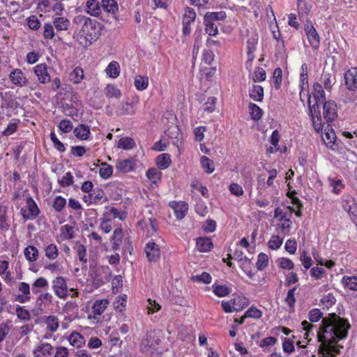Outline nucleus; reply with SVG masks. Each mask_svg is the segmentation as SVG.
Returning a JSON list of instances; mask_svg holds the SVG:
<instances>
[{"instance_id": "nucleus-50", "label": "nucleus", "mask_w": 357, "mask_h": 357, "mask_svg": "<svg viewBox=\"0 0 357 357\" xmlns=\"http://www.w3.org/2000/svg\"><path fill=\"white\" fill-rule=\"evenodd\" d=\"M233 304L236 312H239L249 305V300L245 296H237L233 298Z\"/></svg>"}, {"instance_id": "nucleus-44", "label": "nucleus", "mask_w": 357, "mask_h": 357, "mask_svg": "<svg viewBox=\"0 0 357 357\" xmlns=\"http://www.w3.org/2000/svg\"><path fill=\"white\" fill-rule=\"evenodd\" d=\"M84 77V70L82 68L79 66L75 67L69 75L70 82L75 84L81 83Z\"/></svg>"}, {"instance_id": "nucleus-12", "label": "nucleus", "mask_w": 357, "mask_h": 357, "mask_svg": "<svg viewBox=\"0 0 357 357\" xmlns=\"http://www.w3.org/2000/svg\"><path fill=\"white\" fill-rule=\"evenodd\" d=\"M305 33L311 47L317 50L320 45V36L312 22H308L304 27Z\"/></svg>"}, {"instance_id": "nucleus-10", "label": "nucleus", "mask_w": 357, "mask_h": 357, "mask_svg": "<svg viewBox=\"0 0 357 357\" xmlns=\"http://www.w3.org/2000/svg\"><path fill=\"white\" fill-rule=\"evenodd\" d=\"M197 14L194 8L186 6L182 19V33L188 36L191 33V24L195 22Z\"/></svg>"}, {"instance_id": "nucleus-58", "label": "nucleus", "mask_w": 357, "mask_h": 357, "mask_svg": "<svg viewBox=\"0 0 357 357\" xmlns=\"http://www.w3.org/2000/svg\"><path fill=\"white\" fill-rule=\"evenodd\" d=\"M205 32L210 36H215L218 33V26L213 22L204 19Z\"/></svg>"}, {"instance_id": "nucleus-64", "label": "nucleus", "mask_w": 357, "mask_h": 357, "mask_svg": "<svg viewBox=\"0 0 357 357\" xmlns=\"http://www.w3.org/2000/svg\"><path fill=\"white\" fill-rule=\"evenodd\" d=\"M43 36L45 39L52 40L54 38L55 36L54 32V26L53 24L51 23H45L43 26Z\"/></svg>"}, {"instance_id": "nucleus-27", "label": "nucleus", "mask_w": 357, "mask_h": 357, "mask_svg": "<svg viewBox=\"0 0 357 357\" xmlns=\"http://www.w3.org/2000/svg\"><path fill=\"white\" fill-rule=\"evenodd\" d=\"M197 250L200 252H207L213 248V243L209 237H199L196 240Z\"/></svg>"}, {"instance_id": "nucleus-53", "label": "nucleus", "mask_w": 357, "mask_h": 357, "mask_svg": "<svg viewBox=\"0 0 357 357\" xmlns=\"http://www.w3.org/2000/svg\"><path fill=\"white\" fill-rule=\"evenodd\" d=\"M248 109L252 119L254 121H258L261 118L263 111L258 105L255 103L250 102L248 105Z\"/></svg>"}, {"instance_id": "nucleus-5", "label": "nucleus", "mask_w": 357, "mask_h": 357, "mask_svg": "<svg viewBox=\"0 0 357 357\" xmlns=\"http://www.w3.org/2000/svg\"><path fill=\"white\" fill-rule=\"evenodd\" d=\"M109 303L108 299L106 298L96 300L88 314V319L94 324L101 323L103 319L102 314L107 308Z\"/></svg>"}, {"instance_id": "nucleus-31", "label": "nucleus", "mask_w": 357, "mask_h": 357, "mask_svg": "<svg viewBox=\"0 0 357 357\" xmlns=\"http://www.w3.org/2000/svg\"><path fill=\"white\" fill-rule=\"evenodd\" d=\"M10 227V224L7 215V207L0 205V230L6 232L9 230Z\"/></svg>"}, {"instance_id": "nucleus-52", "label": "nucleus", "mask_w": 357, "mask_h": 357, "mask_svg": "<svg viewBox=\"0 0 357 357\" xmlns=\"http://www.w3.org/2000/svg\"><path fill=\"white\" fill-rule=\"evenodd\" d=\"M52 206L56 213H61L66 206V199L61 195L56 196Z\"/></svg>"}, {"instance_id": "nucleus-61", "label": "nucleus", "mask_w": 357, "mask_h": 357, "mask_svg": "<svg viewBox=\"0 0 357 357\" xmlns=\"http://www.w3.org/2000/svg\"><path fill=\"white\" fill-rule=\"evenodd\" d=\"M50 137L55 149H56L60 153H63L66 151V147L64 144L57 138L54 130L50 132Z\"/></svg>"}, {"instance_id": "nucleus-49", "label": "nucleus", "mask_w": 357, "mask_h": 357, "mask_svg": "<svg viewBox=\"0 0 357 357\" xmlns=\"http://www.w3.org/2000/svg\"><path fill=\"white\" fill-rule=\"evenodd\" d=\"M45 257L50 260H54L59 257V250L56 244L50 243L45 249Z\"/></svg>"}, {"instance_id": "nucleus-24", "label": "nucleus", "mask_w": 357, "mask_h": 357, "mask_svg": "<svg viewBox=\"0 0 357 357\" xmlns=\"http://www.w3.org/2000/svg\"><path fill=\"white\" fill-rule=\"evenodd\" d=\"M135 160L132 158L118 160L116 164V168L121 172L128 173L135 169Z\"/></svg>"}, {"instance_id": "nucleus-1", "label": "nucleus", "mask_w": 357, "mask_h": 357, "mask_svg": "<svg viewBox=\"0 0 357 357\" xmlns=\"http://www.w3.org/2000/svg\"><path fill=\"white\" fill-rule=\"evenodd\" d=\"M351 324L347 319L335 313H331L321 320L318 340L325 354L330 352L340 353L343 346L338 342L348 336ZM324 354V353L323 354Z\"/></svg>"}, {"instance_id": "nucleus-19", "label": "nucleus", "mask_w": 357, "mask_h": 357, "mask_svg": "<svg viewBox=\"0 0 357 357\" xmlns=\"http://www.w3.org/2000/svg\"><path fill=\"white\" fill-rule=\"evenodd\" d=\"M47 69L48 67L45 63H39L33 68V72L41 84H47L51 80Z\"/></svg>"}, {"instance_id": "nucleus-57", "label": "nucleus", "mask_w": 357, "mask_h": 357, "mask_svg": "<svg viewBox=\"0 0 357 357\" xmlns=\"http://www.w3.org/2000/svg\"><path fill=\"white\" fill-rule=\"evenodd\" d=\"M330 185L332 187V192L339 195L345 188V185L342 179H330Z\"/></svg>"}, {"instance_id": "nucleus-9", "label": "nucleus", "mask_w": 357, "mask_h": 357, "mask_svg": "<svg viewBox=\"0 0 357 357\" xmlns=\"http://www.w3.org/2000/svg\"><path fill=\"white\" fill-rule=\"evenodd\" d=\"M160 340L155 335V333L146 334L145 338L142 340L140 347L143 352L154 353L158 350Z\"/></svg>"}, {"instance_id": "nucleus-16", "label": "nucleus", "mask_w": 357, "mask_h": 357, "mask_svg": "<svg viewBox=\"0 0 357 357\" xmlns=\"http://www.w3.org/2000/svg\"><path fill=\"white\" fill-rule=\"evenodd\" d=\"M10 82L17 87H24L29 83L25 73L20 68L13 69L8 75Z\"/></svg>"}, {"instance_id": "nucleus-18", "label": "nucleus", "mask_w": 357, "mask_h": 357, "mask_svg": "<svg viewBox=\"0 0 357 357\" xmlns=\"http://www.w3.org/2000/svg\"><path fill=\"white\" fill-rule=\"evenodd\" d=\"M139 229L146 232V236L151 237L158 231L157 220L155 218L142 219L137 222Z\"/></svg>"}, {"instance_id": "nucleus-40", "label": "nucleus", "mask_w": 357, "mask_h": 357, "mask_svg": "<svg viewBox=\"0 0 357 357\" xmlns=\"http://www.w3.org/2000/svg\"><path fill=\"white\" fill-rule=\"evenodd\" d=\"M341 283L344 289L357 291V276L344 275L342 278Z\"/></svg>"}, {"instance_id": "nucleus-56", "label": "nucleus", "mask_w": 357, "mask_h": 357, "mask_svg": "<svg viewBox=\"0 0 357 357\" xmlns=\"http://www.w3.org/2000/svg\"><path fill=\"white\" fill-rule=\"evenodd\" d=\"M113 173V167L107 162H102L99 169V175L103 179L109 178Z\"/></svg>"}, {"instance_id": "nucleus-3", "label": "nucleus", "mask_w": 357, "mask_h": 357, "mask_svg": "<svg viewBox=\"0 0 357 357\" xmlns=\"http://www.w3.org/2000/svg\"><path fill=\"white\" fill-rule=\"evenodd\" d=\"M313 98L312 104L311 96L308 94V107L314 129L319 131L323 127V119L321 114V105L326 102V94L321 84L315 82L313 84Z\"/></svg>"}, {"instance_id": "nucleus-6", "label": "nucleus", "mask_w": 357, "mask_h": 357, "mask_svg": "<svg viewBox=\"0 0 357 357\" xmlns=\"http://www.w3.org/2000/svg\"><path fill=\"white\" fill-rule=\"evenodd\" d=\"M52 290L59 298L66 300L68 297L67 279L63 276H57L52 281Z\"/></svg>"}, {"instance_id": "nucleus-34", "label": "nucleus", "mask_w": 357, "mask_h": 357, "mask_svg": "<svg viewBox=\"0 0 357 357\" xmlns=\"http://www.w3.org/2000/svg\"><path fill=\"white\" fill-rule=\"evenodd\" d=\"M52 24L57 31H67L70 26V20L65 17H57L53 19Z\"/></svg>"}, {"instance_id": "nucleus-48", "label": "nucleus", "mask_w": 357, "mask_h": 357, "mask_svg": "<svg viewBox=\"0 0 357 357\" xmlns=\"http://www.w3.org/2000/svg\"><path fill=\"white\" fill-rule=\"evenodd\" d=\"M200 164L203 170L207 174H211L215 170L214 162L205 155L201 157Z\"/></svg>"}, {"instance_id": "nucleus-62", "label": "nucleus", "mask_w": 357, "mask_h": 357, "mask_svg": "<svg viewBox=\"0 0 357 357\" xmlns=\"http://www.w3.org/2000/svg\"><path fill=\"white\" fill-rule=\"evenodd\" d=\"M76 251L79 261L86 266L88 261L86 247L82 244H77Z\"/></svg>"}, {"instance_id": "nucleus-59", "label": "nucleus", "mask_w": 357, "mask_h": 357, "mask_svg": "<svg viewBox=\"0 0 357 357\" xmlns=\"http://www.w3.org/2000/svg\"><path fill=\"white\" fill-rule=\"evenodd\" d=\"M54 297L52 294L49 292H45L40 294L38 298H36V303L39 305L44 304L46 305H50L53 303Z\"/></svg>"}, {"instance_id": "nucleus-36", "label": "nucleus", "mask_w": 357, "mask_h": 357, "mask_svg": "<svg viewBox=\"0 0 357 357\" xmlns=\"http://www.w3.org/2000/svg\"><path fill=\"white\" fill-rule=\"evenodd\" d=\"M75 234V227L71 225L66 224L60 228V237L63 241L73 239Z\"/></svg>"}, {"instance_id": "nucleus-22", "label": "nucleus", "mask_w": 357, "mask_h": 357, "mask_svg": "<svg viewBox=\"0 0 357 357\" xmlns=\"http://www.w3.org/2000/svg\"><path fill=\"white\" fill-rule=\"evenodd\" d=\"M169 206L174 210V215L178 220L183 219L188 211V204L185 202H171Z\"/></svg>"}, {"instance_id": "nucleus-46", "label": "nucleus", "mask_w": 357, "mask_h": 357, "mask_svg": "<svg viewBox=\"0 0 357 357\" xmlns=\"http://www.w3.org/2000/svg\"><path fill=\"white\" fill-rule=\"evenodd\" d=\"M296 287H294L291 289H290L287 294V296L284 299L285 303L289 307V311L290 312H294L295 310V303H296V297H295V292L296 291Z\"/></svg>"}, {"instance_id": "nucleus-32", "label": "nucleus", "mask_w": 357, "mask_h": 357, "mask_svg": "<svg viewBox=\"0 0 357 357\" xmlns=\"http://www.w3.org/2000/svg\"><path fill=\"white\" fill-rule=\"evenodd\" d=\"M258 38L257 37H252L247 40V56L248 61L252 62L255 58V52L257 50Z\"/></svg>"}, {"instance_id": "nucleus-13", "label": "nucleus", "mask_w": 357, "mask_h": 357, "mask_svg": "<svg viewBox=\"0 0 357 357\" xmlns=\"http://www.w3.org/2000/svg\"><path fill=\"white\" fill-rule=\"evenodd\" d=\"M323 126H324V123L323 122ZM324 128V127H322ZM317 132H321V139L325 144V145L332 149L335 150V148L334 147L335 145V141H336V135L331 127V126L328 123H327L326 126L324 128V130L323 131V129H321L319 131H317Z\"/></svg>"}, {"instance_id": "nucleus-26", "label": "nucleus", "mask_w": 357, "mask_h": 357, "mask_svg": "<svg viewBox=\"0 0 357 357\" xmlns=\"http://www.w3.org/2000/svg\"><path fill=\"white\" fill-rule=\"evenodd\" d=\"M123 231L121 227L116 228L113 234L111 237V243H112V249L114 251H117L120 249V246L123 241Z\"/></svg>"}, {"instance_id": "nucleus-2", "label": "nucleus", "mask_w": 357, "mask_h": 357, "mask_svg": "<svg viewBox=\"0 0 357 357\" xmlns=\"http://www.w3.org/2000/svg\"><path fill=\"white\" fill-rule=\"evenodd\" d=\"M77 26L73 38L82 46L87 47L96 42L100 36L103 26L95 20L78 15L73 18Z\"/></svg>"}, {"instance_id": "nucleus-60", "label": "nucleus", "mask_w": 357, "mask_h": 357, "mask_svg": "<svg viewBox=\"0 0 357 357\" xmlns=\"http://www.w3.org/2000/svg\"><path fill=\"white\" fill-rule=\"evenodd\" d=\"M49 286L48 281L46 278L43 277H40L37 278L32 284V291L34 294H37L38 292V288H47Z\"/></svg>"}, {"instance_id": "nucleus-42", "label": "nucleus", "mask_w": 357, "mask_h": 357, "mask_svg": "<svg viewBox=\"0 0 357 357\" xmlns=\"http://www.w3.org/2000/svg\"><path fill=\"white\" fill-rule=\"evenodd\" d=\"M24 255L29 262L36 261L39 257L38 249L33 245H28L24 250Z\"/></svg>"}, {"instance_id": "nucleus-38", "label": "nucleus", "mask_w": 357, "mask_h": 357, "mask_svg": "<svg viewBox=\"0 0 357 357\" xmlns=\"http://www.w3.org/2000/svg\"><path fill=\"white\" fill-rule=\"evenodd\" d=\"M213 294L218 297H225L231 292V288L226 284H213L212 286Z\"/></svg>"}, {"instance_id": "nucleus-63", "label": "nucleus", "mask_w": 357, "mask_h": 357, "mask_svg": "<svg viewBox=\"0 0 357 357\" xmlns=\"http://www.w3.org/2000/svg\"><path fill=\"white\" fill-rule=\"evenodd\" d=\"M283 243V238L278 235H273L268 242V248L273 250H278Z\"/></svg>"}, {"instance_id": "nucleus-45", "label": "nucleus", "mask_w": 357, "mask_h": 357, "mask_svg": "<svg viewBox=\"0 0 357 357\" xmlns=\"http://www.w3.org/2000/svg\"><path fill=\"white\" fill-rule=\"evenodd\" d=\"M102 9L108 13L115 15L118 11V4L114 0H102L101 1Z\"/></svg>"}, {"instance_id": "nucleus-14", "label": "nucleus", "mask_w": 357, "mask_h": 357, "mask_svg": "<svg viewBox=\"0 0 357 357\" xmlns=\"http://www.w3.org/2000/svg\"><path fill=\"white\" fill-rule=\"evenodd\" d=\"M321 107L323 108V116L327 123H330L337 117V104L333 100L324 102Z\"/></svg>"}, {"instance_id": "nucleus-4", "label": "nucleus", "mask_w": 357, "mask_h": 357, "mask_svg": "<svg viewBox=\"0 0 357 357\" xmlns=\"http://www.w3.org/2000/svg\"><path fill=\"white\" fill-rule=\"evenodd\" d=\"M291 213L283 211L279 207L274 211V218L277 219L278 223L275 229L279 234L288 235L291 229Z\"/></svg>"}, {"instance_id": "nucleus-51", "label": "nucleus", "mask_w": 357, "mask_h": 357, "mask_svg": "<svg viewBox=\"0 0 357 357\" xmlns=\"http://www.w3.org/2000/svg\"><path fill=\"white\" fill-rule=\"evenodd\" d=\"M226 17L227 15L225 11H218L207 12L205 14L204 19L214 22V21L224 20Z\"/></svg>"}, {"instance_id": "nucleus-55", "label": "nucleus", "mask_w": 357, "mask_h": 357, "mask_svg": "<svg viewBox=\"0 0 357 357\" xmlns=\"http://www.w3.org/2000/svg\"><path fill=\"white\" fill-rule=\"evenodd\" d=\"M135 146V142L130 137H121L118 142V148L124 150L132 149Z\"/></svg>"}, {"instance_id": "nucleus-30", "label": "nucleus", "mask_w": 357, "mask_h": 357, "mask_svg": "<svg viewBox=\"0 0 357 357\" xmlns=\"http://www.w3.org/2000/svg\"><path fill=\"white\" fill-rule=\"evenodd\" d=\"M70 345L77 349L82 347L86 342L84 337L79 333L74 331L68 337Z\"/></svg>"}, {"instance_id": "nucleus-20", "label": "nucleus", "mask_w": 357, "mask_h": 357, "mask_svg": "<svg viewBox=\"0 0 357 357\" xmlns=\"http://www.w3.org/2000/svg\"><path fill=\"white\" fill-rule=\"evenodd\" d=\"M144 252L149 262H156L160 257L159 246L154 242H149L146 245Z\"/></svg>"}, {"instance_id": "nucleus-29", "label": "nucleus", "mask_w": 357, "mask_h": 357, "mask_svg": "<svg viewBox=\"0 0 357 357\" xmlns=\"http://www.w3.org/2000/svg\"><path fill=\"white\" fill-rule=\"evenodd\" d=\"M18 290L22 294L18 296L17 301L21 303H26L31 299L29 284L24 282H21L18 286Z\"/></svg>"}, {"instance_id": "nucleus-37", "label": "nucleus", "mask_w": 357, "mask_h": 357, "mask_svg": "<svg viewBox=\"0 0 357 357\" xmlns=\"http://www.w3.org/2000/svg\"><path fill=\"white\" fill-rule=\"evenodd\" d=\"M104 93L107 98L119 99L121 96V90L114 84H109L104 89Z\"/></svg>"}, {"instance_id": "nucleus-17", "label": "nucleus", "mask_w": 357, "mask_h": 357, "mask_svg": "<svg viewBox=\"0 0 357 357\" xmlns=\"http://www.w3.org/2000/svg\"><path fill=\"white\" fill-rule=\"evenodd\" d=\"M344 85L350 91H357V67H351L348 69L344 76Z\"/></svg>"}, {"instance_id": "nucleus-8", "label": "nucleus", "mask_w": 357, "mask_h": 357, "mask_svg": "<svg viewBox=\"0 0 357 357\" xmlns=\"http://www.w3.org/2000/svg\"><path fill=\"white\" fill-rule=\"evenodd\" d=\"M340 203L342 208L348 213L352 220L357 216V203L354 197L349 194L342 196Z\"/></svg>"}, {"instance_id": "nucleus-25", "label": "nucleus", "mask_w": 357, "mask_h": 357, "mask_svg": "<svg viewBox=\"0 0 357 357\" xmlns=\"http://www.w3.org/2000/svg\"><path fill=\"white\" fill-rule=\"evenodd\" d=\"M86 11L91 16L99 17L102 13L101 3L98 0H87Z\"/></svg>"}, {"instance_id": "nucleus-21", "label": "nucleus", "mask_w": 357, "mask_h": 357, "mask_svg": "<svg viewBox=\"0 0 357 357\" xmlns=\"http://www.w3.org/2000/svg\"><path fill=\"white\" fill-rule=\"evenodd\" d=\"M139 97L135 96L132 98V101L123 102L121 107L117 110V114L119 116L123 115H133L135 113V107L139 102Z\"/></svg>"}, {"instance_id": "nucleus-47", "label": "nucleus", "mask_w": 357, "mask_h": 357, "mask_svg": "<svg viewBox=\"0 0 357 357\" xmlns=\"http://www.w3.org/2000/svg\"><path fill=\"white\" fill-rule=\"evenodd\" d=\"M45 324H46L47 329L52 333L56 332L59 327V319L54 315L46 317Z\"/></svg>"}, {"instance_id": "nucleus-28", "label": "nucleus", "mask_w": 357, "mask_h": 357, "mask_svg": "<svg viewBox=\"0 0 357 357\" xmlns=\"http://www.w3.org/2000/svg\"><path fill=\"white\" fill-rule=\"evenodd\" d=\"M73 133L79 140H87L91 135L90 127L85 124H79L73 130Z\"/></svg>"}, {"instance_id": "nucleus-33", "label": "nucleus", "mask_w": 357, "mask_h": 357, "mask_svg": "<svg viewBox=\"0 0 357 357\" xmlns=\"http://www.w3.org/2000/svg\"><path fill=\"white\" fill-rule=\"evenodd\" d=\"M155 164L160 170L167 169L172 164L171 156L168 153H161L157 156Z\"/></svg>"}, {"instance_id": "nucleus-23", "label": "nucleus", "mask_w": 357, "mask_h": 357, "mask_svg": "<svg viewBox=\"0 0 357 357\" xmlns=\"http://www.w3.org/2000/svg\"><path fill=\"white\" fill-rule=\"evenodd\" d=\"M53 351V347L48 342H40L33 349L34 357H50Z\"/></svg>"}, {"instance_id": "nucleus-54", "label": "nucleus", "mask_w": 357, "mask_h": 357, "mask_svg": "<svg viewBox=\"0 0 357 357\" xmlns=\"http://www.w3.org/2000/svg\"><path fill=\"white\" fill-rule=\"evenodd\" d=\"M336 303V298L332 293H328L321 299L323 308L329 309Z\"/></svg>"}, {"instance_id": "nucleus-7", "label": "nucleus", "mask_w": 357, "mask_h": 357, "mask_svg": "<svg viewBox=\"0 0 357 357\" xmlns=\"http://www.w3.org/2000/svg\"><path fill=\"white\" fill-rule=\"evenodd\" d=\"M82 200L87 205H100L108 201L102 189L96 188L91 192L84 195Z\"/></svg>"}, {"instance_id": "nucleus-43", "label": "nucleus", "mask_w": 357, "mask_h": 357, "mask_svg": "<svg viewBox=\"0 0 357 357\" xmlns=\"http://www.w3.org/2000/svg\"><path fill=\"white\" fill-rule=\"evenodd\" d=\"M134 86L137 91H142L149 86V77L146 75H136L134 79Z\"/></svg>"}, {"instance_id": "nucleus-39", "label": "nucleus", "mask_w": 357, "mask_h": 357, "mask_svg": "<svg viewBox=\"0 0 357 357\" xmlns=\"http://www.w3.org/2000/svg\"><path fill=\"white\" fill-rule=\"evenodd\" d=\"M146 176L152 183L157 185L161 181L162 172L159 169L152 167L146 171Z\"/></svg>"}, {"instance_id": "nucleus-15", "label": "nucleus", "mask_w": 357, "mask_h": 357, "mask_svg": "<svg viewBox=\"0 0 357 357\" xmlns=\"http://www.w3.org/2000/svg\"><path fill=\"white\" fill-rule=\"evenodd\" d=\"M299 89L300 99L303 102H304L303 95L308 96L309 92L307 66L305 63H303L301 67V73L299 76Z\"/></svg>"}, {"instance_id": "nucleus-11", "label": "nucleus", "mask_w": 357, "mask_h": 357, "mask_svg": "<svg viewBox=\"0 0 357 357\" xmlns=\"http://www.w3.org/2000/svg\"><path fill=\"white\" fill-rule=\"evenodd\" d=\"M26 209L24 208L21 209V214L25 220H34L38 216L40 209L31 197H28L26 198Z\"/></svg>"}, {"instance_id": "nucleus-35", "label": "nucleus", "mask_w": 357, "mask_h": 357, "mask_svg": "<svg viewBox=\"0 0 357 357\" xmlns=\"http://www.w3.org/2000/svg\"><path fill=\"white\" fill-rule=\"evenodd\" d=\"M249 96L256 102H261L264 99V88L260 85L253 84L249 89Z\"/></svg>"}, {"instance_id": "nucleus-41", "label": "nucleus", "mask_w": 357, "mask_h": 357, "mask_svg": "<svg viewBox=\"0 0 357 357\" xmlns=\"http://www.w3.org/2000/svg\"><path fill=\"white\" fill-rule=\"evenodd\" d=\"M120 71V65L116 61H111L105 69L107 75L113 79H115L119 76Z\"/></svg>"}]
</instances>
